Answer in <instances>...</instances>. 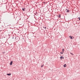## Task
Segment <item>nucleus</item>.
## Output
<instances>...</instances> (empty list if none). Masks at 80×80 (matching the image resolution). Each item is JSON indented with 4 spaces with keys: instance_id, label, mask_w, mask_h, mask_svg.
Listing matches in <instances>:
<instances>
[{
    "instance_id": "nucleus-1",
    "label": "nucleus",
    "mask_w": 80,
    "mask_h": 80,
    "mask_svg": "<svg viewBox=\"0 0 80 80\" xmlns=\"http://www.w3.org/2000/svg\"><path fill=\"white\" fill-rule=\"evenodd\" d=\"M60 58H61V60H62V59H63V58H64L63 56H61Z\"/></svg>"
},
{
    "instance_id": "nucleus-2",
    "label": "nucleus",
    "mask_w": 80,
    "mask_h": 80,
    "mask_svg": "<svg viewBox=\"0 0 80 80\" xmlns=\"http://www.w3.org/2000/svg\"><path fill=\"white\" fill-rule=\"evenodd\" d=\"M69 37V38H71V39H72L73 38H73V37H71V36H70Z\"/></svg>"
},
{
    "instance_id": "nucleus-3",
    "label": "nucleus",
    "mask_w": 80,
    "mask_h": 80,
    "mask_svg": "<svg viewBox=\"0 0 80 80\" xmlns=\"http://www.w3.org/2000/svg\"><path fill=\"white\" fill-rule=\"evenodd\" d=\"M10 65H12V61H11V63H10Z\"/></svg>"
},
{
    "instance_id": "nucleus-4",
    "label": "nucleus",
    "mask_w": 80,
    "mask_h": 80,
    "mask_svg": "<svg viewBox=\"0 0 80 80\" xmlns=\"http://www.w3.org/2000/svg\"><path fill=\"white\" fill-rule=\"evenodd\" d=\"M7 75H8L9 76V75H11V74L9 73V74H7Z\"/></svg>"
},
{
    "instance_id": "nucleus-5",
    "label": "nucleus",
    "mask_w": 80,
    "mask_h": 80,
    "mask_svg": "<svg viewBox=\"0 0 80 80\" xmlns=\"http://www.w3.org/2000/svg\"><path fill=\"white\" fill-rule=\"evenodd\" d=\"M25 8H22V10H23V11H25Z\"/></svg>"
},
{
    "instance_id": "nucleus-6",
    "label": "nucleus",
    "mask_w": 80,
    "mask_h": 80,
    "mask_svg": "<svg viewBox=\"0 0 80 80\" xmlns=\"http://www.w3.org/2000/svg\"><path fill=\"white\" fill-rule=\"evenodd\" d=\"M66 10H67V12H70V11H69V10H67V9H66Z\"/></svg>"
},
{
    "instance_id": "nucleus-7",
    "label": "nucleus",
    "mask_w": 80,
    "mask_h": 80,
    "mask_svg": "<svg viewBox=\"0 0 80 80\" xmlns=\"http://www.w3.org/2000/svg\"><path fill=\"white\" fill-rule=\"evenodd\" d=\"M66 66H67V65H66V64H65L63 65V67H66Z\"/></svg>"
},
{
    "instance_id": "nucleus-8",
    "label": "nucleus",
    "mask_w": 80,
    "mask_h": 80,
    "mask_svg": "<svg viewBox=\"0 0 80 80\" xmlns=\"http://www.w3.org/2000/svg\"><path fill=\"white\" fill-rule=\"evenodd\" d=\"M62 51V52L63 53V52H64V49H63Z\"/></svg>"
},
{
    "instance_id": "nucleus-9",
    "label": "nucleus",
    "mask_w": 80,
    "mask_h": 80,
    "mask_svg": "<svg viewBox=\"0 0 80 80\" xmlns=\"http://www.w3.org/2000/svg\"><path fill=\"white\" fill-rule=\"evenodd\" d=\"M43 28H45V29H46L47 28H46V27H44Z\"/></svg>"
},
{
    "instance_id": "nucleus-10",
    "label": "nucleus",
    "mask_w": 80,
    "mask_h": 80,
    "mask_svg": "<svg viewBox=\"0 0 80 80\" xmlns=\"http://www.w3.org/2000/svg\"><path fill=\"white\" fill-rule=\"evenodd\" d=\"M70 54H72V55H73V53H72V52L70 53Z\"/></svg>"
},
{
    "instance_id": "nucleus-11",
    "label": "nucleus",
    "mask_w": 80,
    "mask_h": 80,
    "mask_svg": "<svg viewBox=\"0 0 80 80\" xmlns=\"http://www.w3.org/2000/svg\"><path fill=\"white\" fill-rule=\"evenodd\" d=\"M61 54H63V52H61Z\"/></svg>"
},
{
    "instance_id": "nucleus-12",
    "label": "nucleus",
    "mask_w": 80,
    "mask_h": 80,
    "mask_svg": "<svg viewBox=\"0 0 80 80\" xmlns=\"http://www.w3.org/2000/svg\"><path fill=\"white\" fill-rule=\"evenodd\" d=\"M58 17H59V18H60V15H59L58 16Z\"/></svg>"
},
{
    "instance_id": "nucleus-13",
    "label": "nucleus",
    "mask_w": 80,
    "mask_h": 80,
    "mask_svg": "<svg viewBox=\"0 0 80 80\" xmlns=\"http://www.w3.org/2000/svg\"><path fill=\"white\" fill-rule=\"evenodd\" d=\"M43 67V65L41 67Z\"/></svg>"
},
{
    "instance_id": "nucleus-14",
    "label": "nucleus",
    "mask_w": 80,
    "mask_h": 80,
    "mask_svg": "<svg viewBox=\"0 0 80 80\" xmlns=\"http://www.w3.org/2000/svg\"><path fill=\"white\" fill-rule=\"evenodd\" d=\"M79 18V19H80V18Z\"/></svg>"
},
{
    "instance_id": "nucleus-15",
    "label": "nucleus",
    "mask_w": 80,
    "mask_h": 80,
    "mask_svg": "<svg viewBox=\"0 0 80 80\" xmlns=\"http://www.w3.org/2000/svg\"><path fill=\"white\" fill-rule=\"evenodd\" d=\"M79 20H80V19L79 18Z\"/></svg>"
}]
</instances>
